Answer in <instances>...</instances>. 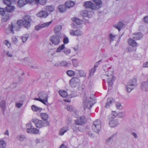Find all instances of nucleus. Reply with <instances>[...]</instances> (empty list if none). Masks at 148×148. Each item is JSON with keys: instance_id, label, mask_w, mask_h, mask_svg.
Instances as JSON below:
<instances>
[{"instance_id": "nucleus-1", "label": "nucleus", "mask_w": 148, "mask_h": 148, "mask_svg": "<svg viewBox=\"0 0 148 148\" xmlns=\"http://www.w3.org/2000/svg\"><path fill=\"white\" fill-rule=\"evenodd\" d=\"M31 19L28 15L25 16L23 20H18L17 23H12L9 27L6 28L5 31L7 34H14V31H17L21 26L23 25L25 27L28 28L30 26Z\"/></svg>"}, {"instance_id": "nucleus-2", "label": "nucleus", "mask_w": 148, "mask_h": 148, "mask_svg": "<svg viewBox=\"0 0 148 148\" xmlns=\"http://www.w3.org/2000/svg\"><path fill=\"white\" fill-rule=\"evenodd\" d=\"M95 103V100L90 97L87 99H84L83 101V106L84 110L90 109Z\"/></svg>"}, {"instance_id": "nucleus-3", "label": "nucleus", "mask_w": 148, "mask_h": 148, "mask_svg": "<svg viewBox=\"0 0 148 148\" xmlns=\"http://www.w3.org/2000/svg\"><path fill=\"white\" fill-rule=\"evenodd\" d=\"M101 128V123L100 120H97L94 121L92 127L93 130L97 133L100 131Z\"/></svg>"}, {"instance_id": "nucleus-4", "label": "nucleus", "mask_w": 148, "mask_h": 148, "mask_svg": "<svg viewBox=\"0 0 148 148\" xmlns=\"http://www.w3.org/2000/svg\"><path fill=\"white\" fill-rule=\"evenodd\" d=\"M33 122L35 124L37 128H40L43 126H47L49 125V123L48 121L43 122L41 120L38 119H34Z\"/></svg>"}, {"instance_id": "nucleus-5", "label": "nucleus", "mask_w": 148, "mask_h": 148, "mask_svg": "<svg viewBox=\"0 0 148 148\" xmlns=\"http://www.w3.org/2000/svg\"><path fill=\"white\" fill-rule=\"evenodd\" d=\"M86 118L84 116H82L79 119L75 121L76 124L79 125H82L86 122Z\"/></svg>"}, {"instance_id": "nucleus-6", "label": "nucleus", "mask_w": 148, "mask_h": 148, "mask_svg": "<svg viewBox=\"0 0 148 148\" xmlns=\"http://www.w3.org/2000/svg\"><path fill=\"white\" fill-rule=\"evenodd\" d=\"M50 41L53 44L58 45L60 42V39L59 37L57 36H53L50 38Z\"/></svg>"}, {"instance_id": "nucleus-7", "label": "nucleus", "mask_w": 148, "mask_h": 148, "mask_svg": "<svg viewBox=\"0 0 148 148\" xmlns=\"http://www.w3.org/2000/svg\"><path fill=\"white\" fill-rule=\"evenodd\" d=\"M113 73L112 72H111V74L110 73V75L108 74V72L107 73V75L106 76L108 77L107 78V81L108 82V86H110L113 84L112 82L113 81L114 77L112 75Z\"/></svg>"}, {"instance_id": "nucleus-8", "label": "nucleus", "mask_w": 148, "mask_h": 148, "mask_svg": "<svg viewBox=\"0 0 148 148\" xmlns=\"http://www.w3.org/2000/svg\"><path fill=\"white\" fill-rule=\"evenodd\" d=\"M84 5V6L86 8H90L92 10H97V8L95 7L93 3L91 1L86 2Z\"/></svg>"}, {"instance_id": "nucleus-9", "label": "nucleus", "mask_w": 148, "mask_h": 148, "mask_svg": "<svg viewBox=\"0 0 148 148\" xmlns=\"http://www.w3.org/2000/svg\"><path fill=\"white\" fill-rule=\"evenodd\" d=\"M48 15V13L45 10H41L36 14L38 17L41 18H46Z\"/></svg>"}, {"instance_id": "nucleus-10", "label": "nucleus", "mask_w": 148, "mask_h": 148, "mask_svg": "<svg viewBox=\"0 0 148 148\" xmlns=\"http://www.w3.org/2000/svg\"><path fill=\"white\" fill-rule=\"evenodd\" d=\"M79 79L76 77H73L71 79L70 81V84L72 87H75L79 81Z\"/></svg>"}, {"instance_id": "nucleus-11", "label": "nucleus", "mask_w": 148, "mask_h": 148, "mask_svg": "<svg viewBox=\"0 0 148 148\" xmlns=\"http://www.w3.org/2000/svg\"><path fill=\"white\" fill-rule=\"evenodd\" d=\"M133 83H129L127 86V89L128 92H130L133 88V86H135L136 83V80L135 79H133Z\"/></svg>"}, {"instance_id": "nucleus-12", "label": "nucleus", "mask_w": 148, "mask_h": 148, "mask_svg": "<svg viewBox=\"0 0 148 148\" xmlns=\"http://www.w3.org/2000/svg\"><path fill=\"white\" fill-rule=\"evenodd\" d=\"M70 34L72 36H78L81 35L82 34V32L79 29L75 31L71 30L70 31Z\"/></svg>"}, {"instance_id": "nucleus-13", "label": "nucleus", "mask_w": 148, "mask_h": 148, "mask_svg": "<svg viewBox=\"0 0 148 148\" xmlns=\"http://www.w3.org/2000/svg\"><path fill=\"white\" fill-rule=\"evenodd\" d=\"M94 2L96 5L95 7L97 8V10L101 8L102 7V2L101 0H92Z\"/></svg>"}, {"instance_id": "nucleus-14", "label": "nucleus", "mask_w": 148, "mask_h": 148, "mask_svg": "<svg viewBox=\"0 0 148 148\" xmlns=\"http://www.w3.org/2000/svg\"><path fill=\"white\" fill-rule=\"evenodd\" d=\"M114 101V99L112 97H109L107 99L105 107L107 108H109Z\"/></svg>"}, {"instance_id": "nucleus-15", "label": "nucleus", "mask_w": 148, "mask_h": 148, "mask_svg": "<svg viewBox=\"0 0 148 148\" xmlns=\"http://www.w3.org/2000/svg\"><path fill=\"white\" fill-rule=\"evenodd\" d=\"M133 38L136 40H138L143 37L142 33L140 32L135 33L133 34Z\"/></svg>"}, {"instance_id": "nucleus-16", "label": "nucleus", "mask_w": 148, "mask_h": 148, "mask_svg": "<svg viewBox=\"0 0 148 148\" xmlns=\"http://www.w3.org/2000/svg\"><path fill=\"white\" fill-rule=\"evenodd\" d=\"M69 130V128L68 126L63 127L60 129L59 134L60 136H62Z\"/></svg>"}, {"instance_id": "nucleus-17", "label": "nucleus", "mask_w": 148, "mask_h": 148, "mask_svg": "<svg viewBox=\"0 0 148 148\" xmlns=\"http://www.w3.org/2000/svg\"><path fill=\"white\" fill-rule=\"evenodd\" d=\"M128 43L130 45L133 47H135L137 45L136 42L131 38H130L128 40Z\"/></svg>"}, {"instance_id": "nucleus-18", "label": "nucleus", "mask_w": 148, "mask_h": 148, "mask_svg": "<svg viewBox=\"0 0 148 148\" xmlns=\"http://www.w3.org/2000/svg\"><path fill=\"white\" fill-rule=\"evenodd\" d=\"M45 10L49 13H51L55 10L54 7L52 5H47L45 7Z\"/></svg>"}, {"instance_id": "nucleus-19", "label": "nucleus", "mask_w": 148, "mask_h": 148, "mask_svg": "<svg viewBox=\"0 0 148 148\" xmlns=\"http://www.w3.org/2000/svg\"><path fill=\"white\" fill-rule=\"evenodd\" d=\"M38 96L39 98L43 99L42 100H44L45 98L47 97V102L48 96L47 94L44 92H41L39 93Z\"/></svg>"}, {"instance_id": "nucleus-20", "label": "nucleus", "mask_w": 148, "mask_h": 148, "mask_svg": "<svg viewBox=\"0 0 148 148\" xmlns=\"http://www.w3.org/2000/svg\"><path fill=\"white\" fill-rule=\"evenodd\" d=\"M32 109L34 112H40L42 110V109L41 108L37 107L34 105H33L31 106Z\"/></svg>"}, {"instance_id": "nucleus-21", "label": "nucleus", "mask_w": 148, "mask_h": 148, "mask_svg": "<svg viewBox=\"0 0 148 148\" xmlns=\"http://www.w3.org/2000/svg\"><path fill=\"white\" fill-rule=\"evenodd\" d=\"M58 8L60 12L63 13L66 11L67 7L66 5H59Z\"/></svg>"}, {"instance_id": "nucleus-22", "label": "nucleus", "mask_w": 148, "mask_h": 148, "mask_svg": "<svg viewBox=\"0 0 148 148\" xmlns=\"http://www.w3.org/2000/svg\"><path fill=\"white\" fill-rule=\"evenodd\" d=\"M15 9V7L11 5H7L5 8V10L7 12H10L13 11Z\"/></svg>"}, {"instance_id": "nucleus-23", "label": "nucleus", "mask_w": 148, "mask_h": 148, "mask_svg": "<svg viewBox=\"0 0 148 148\" xmlns=\"http://www.w3.org/2000/svg\"><path fill=\"white\" fill-rule=\"evenodd\" d=\"M71 20L73 22H74L77 25H79L82 23V21L77 18L75 17L73 18Z\"/></svg>"}, {"instance_id": "nucleus-24", "label": "nucleus", "mask_w": 148, "mask_h": 148, "mask_svg": "<svg viewBox=\"0 0 148 148\" xmlns=\"http://www.w3.org/2000/svg\"><path fill=\"white\" fill-rule=\"evenodd\" d=\"M75 3L71 1H67L65 3V5L67 8H69L75 5Z\"/></svg>"}, {"instance_id": "nucleus-25", "label": "nucleus", "mask_w": 148, "mask_h": 148, "mask_svg": "<svg viewBox=\"0 0 148 148\" xmlns=\"http://www.w3.org/2000/svg\"><path fill=\"white\" fill-rule=\"evenodd\" d=\"M40 115L41 119L47 121L49 119L48 115L46 113H41L40 114Z\"/></svg>"}, {"instance_id": "nucleus-26", "label": "nucleus", "mask_w": 148, "mask_h": 148, "mask_svg": "<svg viewBox=\"0 0 148 148\" xmlns=\"http://www.w3.org/2000/svg\"><path fill=\"white\" fill-rule=\"evenodd\" d=\"M110 126L111 127H114L117 125L118 122L115 120H112L109 123Z\"/></svg>"}, {"instance_id": "nucleus-27", "label": "nucleus", "mask_w": 148, "mask_h": 148, "mask_svg": "<svg viewBox=\"0 0 148 148\" xmlns=\"http://www.w3.org/2000/svg\"><path fill=\"white\" fill-rule=\"evenodd\" d=\"M59 93L60 95L63 97H66L68 95V94L64 90H60Z\"/></svg>"}, {"instance_id": "nucleus-28", "label": "nucleus", "mask_w": 148, "mask_h": 148, "mask_svg": "<svg viewBox=\"0 0 148 148\" xmlns=\"http://www.w3.org/2000/svg\"><path fill=\"white\" fill-rule=\"evenodd\" d=\"M123 24L122 22H119L117 25H114V27L116 29H117L119 31H120L121 28L123 27Z\"/></svg>"}, {"instance_id": "nucleus-29", "label": "nucleus", "mask_w": 148, "mask_h": 148, "mask_svg": "<svg viewBox=\"0 0 148 148\" xmlns=\"http://www.w3.org/2000/svg\"><path fill=\"white\" fill-rule=\"evenodd\" d=\"M47 0H35V3L44 5L46 4Z\"/></svg>"}, {"instance_id": "nucleus-30", "label": "nucleus", "mask_w": 148, "mask_h": 148, "mask_svg": "<svg viewBox=\"0 0 148 148\" xmlns=\"http://www.w3.org/2000/svg\"><path fill=\"white\" fill-rule=\"evenodd\" d=\"M26 3V0H19L18 2V5L20 7L23 6Z\"/></svg>"}, {"instance_id": "nucleus-31", "label": "nucleus", "mask_w": 148, "mask_h": 148, "mask_svg": "<svg viewBox=\"0 0 148 148\" xmlns=\"http://www.w3.org/2000/svg\"><path fill=\"white\" fill-rule=\"evenodd\" d=\"M66 73L70 77L74 76L75 74V72L71 70H69L67 71Z\"/></svg>"}, {"instance_id": "nucleus-32", "label": "nucleus", "mask_w": 148, "mask_h": 148, "mask_svg": "<svg viewBox=\"0 0 148 148\" xmlns=\"http://www.w3.org/2000/svg\"><path fill=\"white\" fill-rule=\"evenodd\" d=\"M6 145L5 142L3 140H0V148H4Z\"/></svg>"}, {"instance_id": "nucleus-33", "label": "nucleus", "mask_w": 148, "mask_h": 148, "mask_svg": "<svg viewBox=\"0 0 148 148\" xmlns=\"http://www.w3.org/2000/svg\"><path fill=\"white\" fill-rule=\"evenodd\" d=\"M65 48V45L64 44H62L56 50L57 52H60Z\"/></svg>"}, {"instance_id": "nucleus-34", "label": "nucleus", "mask_w": 148, "mask_h": 148, "mask_svg": "<svg viewBox=\"0 0 148 148\" xmlns=\"http://www.w3.org/2000/svg\"><path fill=\"white\" fill-rule=\"evenodd\" d=\"M62 26L61 25H58L54 29V31L56 33L59 32L62 29Z\"/></svg>"}, {"instance_id": "nucleus-35", "label": "nucleus", "mask_w": 148, "mask_h": 148, "mask_svg": "<svg viewBox=\"0 0 148 148\" xmlns=\"http://www.w3.org/2000/svg\"><path fill=\"white\" fill-rule=\"evenodd\" d=\"M34 100L38 101L44 104H45V102H47V97L45 98L44 100H42V99L40 98H36L34 99Z\"/></svg>"}, {"instance_id": "nucleus-36", "label": "nucleus", "mask_w": 148, "mask_h": 148, "mask_svg": "<svg viewBox=\"0 0 148 148\" xmlns=\"http://www.w3.org/2000/svg\"><path fill=\"white\" fill-rule=\"evenodd\" d=\"M3 3L7 5H11L12 3L11 0H3Z\"/></svg>"}, {"instance_id": "nucleus-37", "label": "nucleus", "mask_w": 148, "mask_h": 148, "mask_svg": "<svg viewBox=\"0 0 148 148\" xmlns=\"http://www.w3.org/2000/svg\"><path fill=\"white\" fill-rule=\"evenodd\" d=\"M76 124H73L71 126V128L73 131L74 132H76L79 130V127H77Z\"/></svg>"}, {"instance_id": "nucleus-38", "label": "nucleus", "mask_w": 148, "mask_h": 148, "mask_svg": "<svg viewBox=\"0 0 148 148\" xmlns=\"http://www.w3.org/2000/svg\"><path fill=\"white\" fill-rule=\"evenodd\" d=\"M68 63L65 61H62L60 62V65L62 66H68Z\"/></svg>"}, {"instance_id": "nucleus-39", "label": "nucleus", "mask_w": 148, "mask_h": 148, "mask_svg": "<svg viewBox=\"0 0 148 148\" xmlns=\"http://www.w3.org/2000/svg\"><path fill=\"white\" fill-rule=\"evenodd\" d=\"M52 22V21H51L49 22L45 23L42 24L43 27H45L48 26L50 24H51Z\"/></svg>"}, {"instance_id": "nucleus-40", "label": "nucleus", "mask_w": 148, "mask_h": 148, "mask_svg": "<svg viewBox=\"0 0 148 148\" xmlns=\"http://www.w3.org/2000/svg\"><path fill=\"white\" fill-rule=\"evenodd\" d=\"M32 134H38L39 132V130L37 129L34 128H32Z\"/></svg>"}, {"instance_id": "nucleus-41", "label": "nucleus", "mask_w": 148, "mask_h": 148, "mask_svg": "<svg viewBox=\"0 0 148 148\" xmlns=\"http://www.w3.org/2000/svg\"><path fill=\"white\" fill-rule=\"evenodd\" d=\"M72 62L74 66H76L78 64L77 60L75 59H73L72 60Z\"/></svg>"}, {"instance_id": "nucleus-42", "label": "nucleus", "mask_w": 148, "mask_h": 148, "mask_svg": "<svg viewBox=\"0 0 148 148\" xmlns=\"http://www.w3.org/2000/svg\"><path fill=\"white\" fill-rule=\"evenodd\" d=\"M9 14L5 15L3 18L2 21L6 22L7 21L9 18Z\"/></svg>"}, {"instance_id": "nucleus-43", "label": "nucleus", "mask_w": 148, "mask_h": 148, "mask_svg": "<svg viewBox=\"0 0 148 148\" xmlns=\"http://www.w3.org/2000/svg\"><path fill=\"white\" fill-rule=\"evenodd\" d=\"M97 66L95 65L94 66V68L92 69L90 71V74H93L95 72V71L96 70V68H97Z\"/></svg>"}, {"instance_id": "nucleus-44", "label": "nucleus", "mask_w": 148, "mask_h": 148, "mask_svg": "<svg viewBox=\"0 0 148 148\" xmlns=\"http://www.w3.org/2000/svg\"><path fill=\"white\" fill-rule=\"evenodd\" d=\"M28 37V35H26L25 36H24L22 37V40L23 42H25L27 40Z\"/></svg>"}, {"instance_id": "nucleus-45", "label": "nucleus", "mask_w": 148, "mask_h": 148, "mask_svg": "<svg viewBox=\"0 0 148 148\" xmlns=\"http://www.w3.org/2000/svg\"><path fill=\"white\" fill-rule=\"evenodd\" d=\"M63 42L64 44H67L69 42V40L68 38L67 37H65L63 40Z\"/></svg>"}, {"instance_id": "nucleus-46", "label": "nucleus", "mask_w": 148, "mask_h": 148, "mask_svg": "<svg viewBox=\"0 0 148 148\" xmlns=\"http://www.w3.org/2000/svg\"><path fill=\"white\" fill-rule=\"evenodd\" d=\"M42 24L37 25L35 27V29L36 30H38L42 28Z\"/></svg>"}, {"instance_id": "nucleus-47", "label": "nucleus", "mask_w": 148, "mask_h": 148, "mask_svg": "<svg viewBox=\"0 0 148 148\" xmlns=\"http://www.w3.org/2000/svg\"><path fill=\"white\" fill-rule=\"evenodd\" d=\"M5 101H2L1 102V104L0 105L1 107L4 109L5 106Z\"/></svg>"}, {"instance_id": "nucleus-48", "label": "nucleus", "mask_w": 148, "mask_h": 148, "mask_svg": "<svg viewBox=\"0 0 148 148\" xmlns=\"http://www.w3.org/2000/svg\"><path fill=\"white\" fill-rule=\"evenodd\" d=\"M64 52L66 55H68L71 53V51L69 49H64Z\"/></svg>"}, {"instance_id": "nucleus-49", "label": "nucleus", "mask_w": 148, "mask_h": 148, "mask_svg": "<svg viewBox=\"0 0 148 148\" xmlns=\"http://www.w3.org/2000/svg\"><path fill=\"white\" fill-rule=\"evenodd\" d=\"M116 108L119 109H121L122 108V106H121V103H117L116 104Z\"/></svg>"}, {"instance_id": "nucleus-50", "label": "nucleus", "mask_w": 148, "mask_h": 148, "mask_svg": "<svg viewBox=\"0 0 148 148\" xmlns=\"http://www.w3.org/2000/svg\"><path fill=\"white\" fill-rule=\"evenodd\" d=\"M4 44L6 45L9 48L10 47L11 44L9 41L7 40H5L4 42Z\"/></svg>"}, {"instance_id": "nucleus-51", "label": "nucleus", "mask_w": 148, "mask_h": 148, "mask_svg": "<svg viewBox=\"0 0 148 148\" xmlns=\"http://www.w3.org/2000/svg\"><path fill=\"white\" fill-rule=\"evenodd\" d=\"M5 13V11L3 8H0V14L3 16Z\"/></svg>"}, {"instance_id": "nucleus-52", "label": "nucleus", "mask_w": 148, "mask_h": 148, "mask_svg": "<svg viewBox=\"0 0 148 148\" xmlns=\"http://www.w3.org/2000/svg\"><path fill=\"white\" fill-rule=\"evenodd\" d=\"M26 3H28L29 4H32L34 3L35 0H26Z\"/></svg>"}, {"instance_id": "nucleus-53", "label": "nucleus", "mask_w": 148, "mask_h": 148, "mask_svg": "<svg viewBox=\"0 0 148 148\" xmlns=\"http://www.w3.org/2000/svg\"><path fill=\"white\" fill-rule=\"evenodd\" d=\"M85 88V85L84 84H82L81 86L79 87V90H84Z\"/></svg>"}, {"instance_id": "nucleus-54", "label": "nucleus", "mask_w": 148, "mask_h": 148, "mask_svg": "<svg viewBox=\"0 0 148 148\" xmlns=\"http://www.w3.org/2000/svg\"><path fill=\"white\" fill-rule=\"evenodd\" d=\"M67 110L69 111H71L73 110V107L71 106H67Z\"/></svg>"}, {"instance_id": "nucleus-55", "label": "nucleus", "mask_w": 148, "mask_h": 148, "mask_svg": "<svg viewBox=\"0 0 148 148\" xmlns=\"http://www.w3.org/2000/svg\"><path fill=\"white\" fill-rule=\"evenodd\" d=\"M148 83V82H143L142 83V85L141 86V87L142 89L143 88V87L144 86H146V84H147Z\"/></svg>"}, {"instance_id": "nucleus-56", "label": "nucleus", "mask_w": 148, "mask_h": 148, "mask_svg": "<svg viewBox=\"0 0 148 148\" xmlns=\"http://www.w3.org/2000/svg\"><path fill=\"white\" fill-rule=\"evenodd\" d=\"M144 21L146 23H148V16H146L144 17Z\"/></svg>"}, {"instance_id": "nucleus-57", "label": "nucleus", "mask_w": 148, "mask_h": 148, "mask_svg": "<svg viewBox=\"0 0 148 148\" xmlns=\"http://www.w3.org/2000/svg\"><path fill=\"white\" fill-rule=\"evenodd\" d=\"M32 128H30L27 129V132L28 133H30L32 134Z\"/></svg>"}, {"instance_id": "nucleus-58", "label": "nucleus", "mask_w": 148, "mask_h": 148, "mask_svg": "<svg viewBox=\"0 0 148 148\" xmlns=\"http://www.w3.org/2000/svg\"><path fill=\"white\" fill-rule=\"evenodd\" d=\"M12 41L14 42H16L17 41V38L15 36H13L12 38Z\"/></svg>"}, {"instance_id": "nucleus-59", "label": "nucleus", "mask_w": 148, "mask_h": 148, "mask_svg": "<svg viewBox=\"0 0 148 148\" xmlns=\"http://www.w3.org/2000/svg\"><path fill=\"white\" fill-rule=\"evenodd\" d=\"M143 66L144 67H148V62L144 63Z\"/></svg>"}, {"instance_id": "nucleus-60", "label": "nucleus", "mask_w": 148, "mask_h": 148, "mask_svg": "<svg viewBox=\"0 0 148 148\" xmlns=\"http://www.w3.org/2000/svg\"><path fill=\"white\" fill-rule=\"evenodd\" d=\"M22 104L19 103H18L16 104V106L18 108H20L22 106Z\"/></svg>"}, {"instance_id": "nucleus-61", "label": "nucleus", "mask_w": 148, "mask_h": 148, "mask_svg": "<svg viewBox=\"0 0 148 148\" xmlns=\"http://www.w3.org/2000/svg\"><path fill=\"white\" fill-rule=\"evenodd\" d=\"M59 148H67L66 146H65L64 144H62L60 146Z\"/></svg>"}, {"instance_id": "nucleus-62", "label": "nucleus", "mask_w": 148, "mask_h": 148, "mask_svg": "<svg viewBox=\"0 0 148 148\" xmlns=\"http://www.w3.org/2000/svg\"><path fill=\"white\" fill-rule=\"evenodd\" d=\"M64 100L65 101L67 102H69L71 101V100L70 99H64Z\"/></svg>"}, {"instance_id": "nucleus-63", "label": "nucleus", "mask_w": 148, "mask_h": 148, "mask_svg": "<svg viewBox=\"0 0 148 148\" xmlns=\"http://www.w3.org/2000/svg\"><path fill=\"white\" fill-rule=\"evenodd\" d=\"M114 36H112V34H110V38L111 40H113V38H114Z\"/></svg>"}, {"instance_id": "nucleus-64", "label": "nucleus", "mask_w": 148, "mask_h": 148, "mask_svg": "<svg viewBox=\"0 0 148 148\" xmlns=\"http://www.w3.org/2000/svg\"><path fill=\"white\" fill-rule=\"evenodd\" d=\"M20 140L21 141L23 140L24 138V137L23 136H20Z\"/></svg>"}]
</instances>
